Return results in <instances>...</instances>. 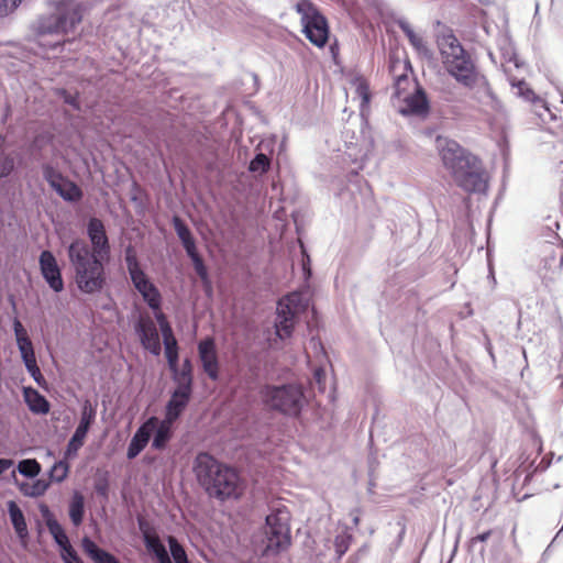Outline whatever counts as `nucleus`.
I'll use <instances>...</instances> for the list:
<instances>
[{
    "instance_id": "f257e3e1",
    "label": "nucleus",
    "mask_w": 563,
    "mask_h": 563,
    "mask_svg": "<svg viewBox=\"0 0 563 563\" xmlns=\"http://www.w3.org/2000/svg\"><path fill=\"white\" fill-rule=\"evenodd\" d=\"M437 46L443 67L448 75L457 84L470 90H476L482 99L496 101V97L484 74L479 70L475 59L455 36L452 30L446 29L437 35Z\"/></svg>"
},
{
    "instance_id": "f03ea898",
    "label": "nucleus",
    "mask_w": 563,
    "mask_h": 563,
    "mask_svg": "<svg viewBox=\"0 0 563 563\" xmlns=\"http://www.w3.org/2000/svg\"><path fill=\"white\" fill-rule=\"evenodd\" d=\"M194 471L199 485L209 497L224 501L242 495L243 485L239 473L209 453L202 452L196 456Z\"/></svg>"
},
{
    "instance_id": "7ed1b4c3",
    "label": "nucleus",
    "mask_w": 563,
    "mask_h": 563,
    "mask_svg": "<svg viewBox=\"0 0 563 563\" xmlns=\"http://www.w3.org/2000/svg\"><path fill=\"white\" fill-rule=\"evenodd\" d=\"M67 256L74 272L75 284L81 294L95 295L104 288L106 258L88 253V243L85 240H73L67 246Z\"/></svg>"
},
{
    "instance_id": "20e7f679",
    "label": "nucleus",
    "mask_w": 563,
    "mask_h": 563,
    "mask_svg": "<svg viewBox=\"0 0 563 563\" xmlns=\"http://www.w3.org/2000/svg\"><path fill=\"white\" fill-rule=\"evenodd\" d=\"M86 7L77 0H59L54 11L40 15L36 20L35 31L41 35L67 34L82 21Z\"/></svg>"
},
{
    "instance_id": "39448f33",
    "label": "nucleus",
    "mask_w": 563,
    "mask_h": 563,
    "mask_svg": "<svg viewBox=\"0 0 563 563\" xmlns=\"http://www.w3.org/2000/svg\"><path fill=\"white\" fill-rule=\"evenodd\" d=\"M262 397L272 410L290 417L299 416L306 404L303 388L297 384L267 385L262 391Z\"/></svg>"
},
{
    "instance_id": "423d86ee",
    "label": "nucleus",
    "mask_w": 563,
    "mask_h": 563,
    "mask_svg": "<svg viewBox=\"0 0 563 563\" xmlns=\"http://www.w3.org/2000/svg\"><path fill=\"white\" fill-rule=\"evenodd\" d=\"M308 305L306 297L298 291L278 300L274 328L280 340L289 339L292 335L295 324L299 316L307 311Z\"/></svg>"
},
{
    "instance_id": "0eeeda50",
    "label": "nucleus",
    "mask_w": 563,
    "mask_h": 563,
    "mask_svg": "<svg viewBox=\"0 0 563 563\" xmlns=\"http://www.w3.org/2000/svg\"><path fill=\"white\" fill-rule=\"evenodd\" d=\"M295 10L300 15L302 32L309 42L317 47H323L330 33L327 18L310 0H299Z\"/></svg>"
},
{
    "instance_id": "6e6552de",
    "label": "nucleus",
    "mask_w": 563,
    "mask_h": 563,
    "mask_svg": "<svg viewBox=\"0 0 563 563\" xmlns=\"http://www.w3.org/2000/svg\"><path fill=\"white\" fill-rule=\"evenodd\" d=\"M467 166H462L452 174L459 187L467 192H485L488 187L487 176L482 162L476 157H470Z\"/></svg>"
},
{
    "instance_id": "1a4fd4ad",
    "label": "nucleus",
    "mask_w": 563,
    "mask_h": 563,
    "mask_svg": "<svg viewBox=\"0 0 563 563\" xmlns=\"http://www.w3.org/2000/svg\"><path fill=\"white\" fill-rule=\"evenodd\" d=\"M13 331L16 345L25 368L34 382L41 386L43 383H45V378L37 365L33 343L27 334L26 329L18 318L13 320Z\"/></svg>"
},
{
    "instance_id": "9d476101",
    "label": "nucleus",
    "mask_w": 563,
    "mask_h": 563,
    "mask_svg": "<svg viewBox=\"0 0 563 563\" xmlns=\"http://www.w3.org/2000/svg\"><path fill=\"white\" fill-rule=\"evenodd\" d=\"M437 148L440 153L443 165L451 172V174L455 173L462 166H467L470 162L468 158L474 156L465 151L454 140L443 136L437 137Z\"/></svg>"
},
{
    "instance_id": "9b49d317",
    "label": "nucleus",
    "mask_w": 563,
    "mask_h": 563,
    "mask_svg": "<svg viewBox=\"0 0 563 563\" xmlns=\"http://www.w3.org/2000/svg\"><path fill=\"white\" fill-rule=\"evenodd\" d=\"M87 236L91 244H88V253L108 260L111 253V246L106 227L99 218L92 217L89 219L87 223Z\"/></svg>"
},
{
    "instance_id": "f8f14e48",
    "label": "nucleus",
    "mask_w": 563,
    "mask_h": 563,
    "mask_svg": "<svg viewBox=\"0 0 563 563\" xmlns=\"http://www.w3.org/2000/svg\"><path fill=\"white\" fill-rule=\"evenodd\" d=\"M38 265L41 275L48 287L55 292L63 291L65 285L62 276V269L55 255L48 250L42 251L38 256Z\"/></svg>"
},
{
    "instance_id": "ddd939ff",
    "label": "nucleus",
    "mask_w": 563,
    "mask_h": 563,
    "mask_svg": "<svg viewBox=\"0 0 563 563\" xmlns=\"http://www.w3.org/2000/svg\"><path fill=\"white\" fill-rule=\"evenodd\" d=\"M142 346L154 356H158L162 352V344L157 328L148 316H141L134 324Z\"/></svg>"
},
{
    "instance_id": "4468645a",
    "label": "nucleus",
    "mask_w": 563,
    "mask_h": 563,
    "mask_svg": "<svg viewBox=\"0 0 563 563\" xmlns=\"http://www.w3.org/2000/svg\"><path fill=\"white\" fill-rule=\"evenodd\" d=\"M198 355L207 376L216 382L220 376V363L213 338H206L198 343Z\"/></svg>"
},
{
    "instance_id": "2eb2a0df",
    "label": "nucleus",
    "mask_w": 563,
    "mask_h": 563,
    "mask_svg": "<svg viewBox=\"0 0 563 563\" xmlns=\"http://www.w3.org/2000/svg\"><path fill=\"white\" fill-rule=\"evenodd\" d=\"M156 417L147 418L134 432L126 450L128 460H134L148 444L153 430L155 429Z\"/></svg>"
},
{
    "instance_id": "dca6fc26",
    "label": "nucleus",
    "mask_w": 563,
    "mask_h": 563,
    "mask_svg": "<svg viewBox=\"0 0 563 563\" xmlns=\"http://www.w3.org/2000/svg\"><path fill=\"white\" fill-rule=\"evenodd\" d=\"M509 84L511 86L512 93L534 106L536 113L540 118H543L544 114L539 109H542L543 111L550 113L547 102L541 97L536 95V92L529 87V85L523 79L509 77Z\"/></svg>"
},
{
    "instance_id": "f3484780",
    "label": "nucleus",
    "mask_w": 563,
    "mask_h": 563,
    "mask_svg": "<svg viewBox=\"0 0 563 563\" xmlns=\"http://www.w3.org/2000/svg\"><path fill=\"white\" fill-rule=\"evenodd\" d=\"M405 107L399 112L402 115H427L429 113V101L424 90L416 85L415 92L404 97Z\"/></svg>"
},
{
    "instance_id": "a211bd4d",
    "label": "nucleus",
    "mask_w": 563,
    "mask_h": 563,
    "mask_svg": "<svg viewBox=\"0 0 563 563\" xmlns=\"http://www.w3.org/2000/svg\"><path fill=\"white\" fill-rule=\"evenodd\" d=\"M191 394L189 391L174 389L170 395L169 400L166 404L165 408V419L168 421L175 422L183 415L184 410L188 406Z\"/></svg>"
},
{
    "instance_id": "6ab92c4d",
    "label": "nucleus",
    "mask_w": 563,
    "mask_h": 563,
    "mask_svg": "<svg viewBox=\"0 0 563 563\" xmlns=\"http://www.w3.org/2000/svg\"><path fill=\"white\" fill-rule=\"evenodd\" d=\"M139 528L143 534V541L148 552L153 553L157 559L158 563L167 560L169 554L166 547L161 541L159 537L155 532L148 530L147 523L143 519H139Z\"/></svg>"
},
{
    "instance_id": "aec40b11",
    "label": "nucleus",
    "mask_w": 563,
    "mask_h": 563,
    "mask_svg": "<svg viewBox=\"0 0 563 563\" xmlns=\"http://www.w3.org/2000/svg\"><path fill=\"white\" fill-rule=\"evenodd\" d=\"M124 261L134 287L150 279L139 262L134 246L131 244L124 249Z\"/></svg>"
},
{
    "instance_id": "412c9836",
    "label": "nucleus",
    "mask_w": 563,
    "mask_h": 563,
    "mask_svg": "<svg viewBox=\"0 0 563 563\" xmlns=\"http://www.w3.org/2000/svg\"><path fill=\"white\" fill-rule=\"evenodd\" d=\"M173 421L167 422V419L164 418L163 420H159L156 417V427L153 430V440L151 443V448L153 450L162 451L167 446L173 438Z\"/></svg>"
},
{
    "instance_id": "4be33fe9",
    "label": "nucleus",
    "mask_w": 563,
    "mask_h": 563,
    "mask_svg": "<svg viewBox=\"0 0 563 563\" xmlns=\"http://www.w3.org/2000/svg\"><path fill=\"white\" fill-rule=\"evenodd\" d=\"M23 397L31 412L35 415L48 413L51 408L48 400L35 388L31 386L23 387Z\"/></svg>"
},
{
    "instance_id": "5701e85b",
    "label": "nucleus",
    "mask_w": 563,
    "mask_h": 563,
    "mask_svg": "<svg viewBox=\"0 0 563 563\" xmlns=\"http://www.w3.org/2000/svg\"><path fill=\"white\" fill-rule=\"evenodd\" d=\"M81 547L93 563H120L112 553L99 548L89 537L82 538Z\"/></svg>"
},
{
    "instance_id": "b1692460",
    "label": "nucleus",
    "mask_w": 563,
    "mask_h": 563,
    "mask_svg": "<svg viewBox=\"0 0 563 563\" xmlns=\"http://www.w3.org/2000/svg\"><path fill=\"white\" fill-rule=\"evenodd\" d=\"M7 506L8 514L16 536L20 540H25L29 537V530L23 511L14 500H9Z\"/></svg>"
},
{
    "instance_id": "393cba45",
    "label": "nucleus",
    "mask_w": 563,
    "mask_h": 563,
    "mask_svg": "<svg viewBox=\"0 0 563 563\" xmlns=\"http://www.w3.org/2000/svg\"><path fill=\"white\" fill-rule=\"evenodd\" d=\"M143 297L144 301L152 310H158L162 305V296L157 287L147 279L146 282L134 287Z\"/></svg>"
},
{
    "instance_id": "a878e982",
    "label": "nucleus",
    "mask_w": 563,
    "mask_h": 563,
    "mask_svg": "<svg viewBox=\"0 0 563 563\" xmlns=\"http://www.w3.org/2000/svg\"><path fill=\"white\" fill-rule=\"evenodd\" d=\"M266 530H276L289 532V512L285 509H277L276 511L266 516Z\"/></svg>"
},
{
    "instance_id": "bb28decb",
    "label": "nucleus",
    "mask_w": 563,
    "mask_h": 563,
    "mask_svg": "<svg viewBox=\"0 0 563 563\" xmlns=\"http://www.w3.org/2000/svg\"><path fill=\"white\" fill-rule=\"evenodd\" d=\"M54 191L67 202H77L84 196L80 187L67 178Z\"/></svg>"
},
{
    "instance_id": "cd10ccee",
    "label": "nucleus",
    "mask_w": 563,
    "mask_h": 563,
    "mask_svg": "<svg viewBox=\"0 0 563 563\" xmlns=\"http://www.w3.org/2000/svg\"><path fill=\"white\" fill-rule=\"evenodd\" d=\"M267 536V545L266 549L268 551L279 552L285 550L290 544V531L283 532L276 530H266Z\"/></svg>"
},
{
    "instance_id": "c85d7f7f",
    "label": "nucleus",
    "mask_w": 563,
    "mask_h": 563,
    "mask_svg": "<svg viewBox=\"0 0 563 563\" xmlns=\"http://www.w3.org/2000/svg\"><path fill=\"white\" fill-rule=\"evenodd\" d=\"M84 516H85L84 496L80 493L75 492L71 497L70 504H69V518H70L71 523L75 527L80 526L84 520Z\"/></svg>"
},
{
    "instance_id": "c756f323",
    "label": "nucleus",
    "mask_w": 563,
    "mask_h": 563,
    "mask_svg": "<svg viewBox=\"0 0 563 563\" xmlns=\"http://www.w3.org/2000/svg\"><path fill=\"white\" fill-rule=\"evenodd\" d=\"M97 416L96 406L90 400H85L81 406L80 420L76 429L86 433L89 432L91 424L95 422Z\"/></svg>"
},
{
    "instance_id": "7c9ffc66",
    "label": "nucleus",
    "mask_w": 563,
    "mask_h": 563,
    "mask_svg": "<svg viewBox=\"0 0 563 563\" xmlns=\"http://www.w3.org/2000/svg\"><path fill=\"white\" fill-rule=\"evenodd\" d=\"M49 484L43 479H36L32 484L21 483L19 488L24 496L40 497L46 493Z\"/></svg>"
},
{
    "instance_id": "2f4dec72",
    "label": "nucleus",
    "mask_w": 563,
    "mask_h": 563,
    "mask_svg": "<svg viewBox=\"0 0 563 563\" xmlns=\"http://www.w3.org/2000/svg\"><path fill=\"white\" fill-rule=\"evenodd\" d=\"M169 369L173 374V380L177 385L175 389L192 393V375L179 371L178 363L176 367Z\"/></svg>"
},
{
    "instance_id": "473e14b6",
    "label": "nucleus",
    "mask_w": 563,
    "mask_h": 563,
    "mask_svg": "<svg viewBox=\"0 0 563 563\" xmlns=\"http://www.w3.org/2000/svg\"><path fill=\"white\" fill-rule=\"evenodd\" d=\"M42 174L43 178L47 181L53 190H55L60 185V183L66 179V177H64L63 174L51 164L42 165Z\"/></svg>"
},
{
    "instance_id": "72a5a7b5",
    "label": "nucleus",
    "mask_w": 563,
    "mask_h": 563,
    "mask_svg": "<svg viewBox=\"0 0 563 563\" xmlns=\"http://www.w3.org/2000/svg\"><path fill=\"white\" fill-rule=\"evenodd\" d=\"M87 437V433L75 429L71 438L69 439L66 451H65V457L75 456L78 452V450L84 445L85 439Z\"/></svg>"
},
{
    "instance_id": "f704fd0d",
    "label": "nucleus",
    "mask_w": 563,
    "mask_h": 563,
    "mask_svg": "<svg viewBox=\"0 0 563 563\" xmlns=\"http://www.w3.org/2000/svg\"><path fill=\"white\" fill-rule=\"evenodd\" d=\"M41 470V464L35 459H25L18 463L19 473L29 478L36 477Z\"/></svg>"
},
{
    "instance_id": "c9c22d12",
    "label": "nucleus",
    "mask_w": 563,
    "mask_h": 563,
    "mask_svg": "<svg viewBox=\"0 0 563 563\" xmlns=\"http://www.w3.org/2000/svg\"><path fill=\"white\" fill-rule=\"evenodd\" d=\"M167 542L175 563H189L185 549L175 537L169 536Z\"/></svg>"
},
{
    "instance_id": "e433bc0d",
    "label": "nucleus",
    "mask_w": 563,
    "mask_h": 563,
    "mask_svg": "<svg viewBox=\"0 0 563 563\" xmlns=\"http://www.w3.org/2000/svg\"><path fill=\"white\" fill-rule=\"evenodd\" d=\"M47 529L59 549L65 545L69 547V543H70L69 538L66 534L63 527L58 523V521H52L51 525L48 523Z\"/></svg>"
},
{
    "instance_id": "4c0bfd02",
    "label": "nucleus",
    "mask_w": 563,
    "mask_h": 563,
    "mask_svg": "<svg viewBox=\"0 0 563 563\" xmlns=\"http://www.w3.org/2000/svg\"><path fill=\"white\" fill-rule=\"evenodd\" d=\"M69 473V464L65 460L55 462L49 471V478L53 482L62 483Z\"/></svg>"
},
{
    "instance_id": "58836bf2",
    "label": "nucleus",
    "mask_w": 563,
    "mask_h": 563,
    "mask_svg": "<svg viewBox=\"0 0 563 563\" xmlns=\"http://www.w3.org/2000/svg\"><path fill=\"white\" fill-rule=\"evenodd\" d=\"M271 167V161L264 153H257L250 162L249 170L252 173L260 172L262 174L267 173Z\"/></svg>"
},
{
    "instance_id": "ea45409f",
    "label": "nucleus",
    "mask_w": 563,
    "mask_h": 563,
    "mask_svg": "<svg viewBox=\"0 0 563 563\" xmlns=\"http://www.w3.org/2000/svg\"><path fill=\"white\" fill-rule=\"evenodd\" d=\"M408 41L420 56L428 59L433 57L432 51L428 47L422 36L415 33Z\"/></svg>"
},
{
    "instance_id": "a19ab883",
    "label": "nucleus",
    "mask_w": 563,
    "mask_h": 563,
    "mask_svg": "<svg viewBox=\"0 0 563 563\" xmlns=\"http://www.w3.org/2000/svg\"><path fill=\"white\" fill-rule=\"evenodd\" d=\"M188 257L191 260L195 272L200 277V279L203 283H209L208 269H207V266L205 265V262H203L202 257L200 256V254L197 252L194 255H190Z\"/></svg>"
},
{
    "instance_id": "79ce46f5",
    "label": "nucleus",
    "mask_w": 563,
    "mask_h": 563,
    "mask_svg": "<svg viewBox=\"0 0 563 563\" xmlns=\"http://www.w3.org/2000/svg\"><path fill=\"white\" fill-rule=\"evenodd\" d=\"M14 158L9 154L0 152V179L8 177L14 170Z\"/></svg>"
},
{
    "instance_id": "37998d69",
    "label": "nucleus",
    "mask_w": 563,
    "mask_h": 563,
    "mask_svg": "<svg viewBox=\"0 0 563 563\" xmlns=\"http://www.w3.org/2000/svg\"><path fill=\"white\" fill-rule=\"evenodd\" d=\"M165 356L168 363L169 368L176 367V364L178 363L179 355H178V343L176 342H165Z\"/></svg>"
},
{
    "instance_id": "c03bdc74",
    "label": "nucleus",
    "mask_w": 563,
    "mask_h": 563,
    "mask_svg": "<svg viewBox=\"0 0 563 563\" xmlns=\"http://www.w3.org/2000/svg\"><path fill=\"white\" fill-rule=\"evenodd\" d=\"M172 223L180 241H183V239H188L192 235L189 227L178 216L173 217Z\"/></svg>"
},
{
    "instance_id": "a18cd8bd",
    "label": "nucleus",
    "mask_w": 563,
    "mask_h": 563,
    "mask_svg": "<svg viewBox=\"0 0 563 563\" xmlns=\"http://www.w3.org/2000/svg\"><path fill=\"white\" fill-rule=\"evenodd\" d=\"M60 556L64 561V563H82L80 558L78 556L77 552L73 548V545L69 543L68 545L60 548Z\"/></svg>"
},
{
    "instance_id": "49530a36",
    "label": "nucleus",
    "mask_w": 563,
    "mask_h": 563,
    "mask_svg": "<svg viewBox=\"0 0 563 563\" xmlns=\"http://www.w3.org/2000/svg\"><path fill=\"white\" fill-rule=\"evenodd\" d=\"M410 85V80L408 78V76L406 74H402L400 76H398L396 79H395V84H394V93L393 96L397 99H400L401 98V93L402 91L407 88V86Z\"/></svg>"
},
{
    "instance_id": "de8ad7c7",
    "label": "nucleus",
    "mask_w": 563,
    "mask_h": 563,
    "mask_svg": "<svg viewBox=\"0 0 563 563\" xmlns=\"http://www.w3.org/2000/svg\"><path fill=\"white\" fill-rule=\"evenodd\" d=\"M350 540H351V536H349V534H339L335 537V540H334L335 552L339 554L340 558L347 551L349 545H350Z\"/></svg>"
},
{
    "instance_id": "09e8293b",
    "label": "nucleus",
    "mask_w": 563,
    "mask_h": 563,
    "mask_svg": "<svg viewBox=\"0 0 563 563\" xmlns=\"http://www.w3.org/2000/svg\"><path fill=\"white\" fill-rule=\"evenodd\" d=\"M23 0H0V16H7L12 13Z\"/></svg>"
},
{
    "instance_id": "8fccbe9b",
    "label": "nucleus",
    "mask_w": 563,
    "mask_h": 563,
    "mask_svg": "<svg viewBox=\"0 0 563 563\" xmlns=\"http://www.w3.org/2000/svg\"><path fill=\"white\" fill-rule=\"evenodd\" d=\"M95 490L97 493V495L103 497V498H108L109 496V482L107 478H102V479H98L96 483H95Z\"/></svg>"
},
{
    "instance_id": "3c124183",
    "label": "nucleus",
    "mask_w": 563,
    "mask_h": 563,
    "mask_svg": "<svg viewBox=\"0 0 563 563\" xmlns=\"http://www.w3.org/2000/svg\"><path fill=\"white\" fill-rule=\"evenodd\" d=\"M180 242L183 244L184 250L186 251L187 256L194 255L195 253L198 252L194 235H191L188 239H183V241Z\"/></svg>"
},
{
    "instance_id": "603ef678",
    "label": "nucleus",
    "mask_w": 563,
    "mask_h": 563,
    "mask_svg": "<svg viewBox=\"0 0 563 563\" xmlns=\"http://www.w3.org/2000/svg\"><path fill=\"white\" fill-rule=\"evenodd\" d=\"M492 532H493L492 530H487L483 533H479V534L471 538L468 541L470 548H474L478 542H481V543L486 542L489 539V537L492 536Z\"/></svg>"
},
{
    "instance_id": "864d4df0",
    "label": "nucleus",
    "mask_w": 563,
    "mask_h": 563,
    "mask_svg": "<svg viewBox=\"0 0 563 563\" xmlns=\"http://www.w3.org/2000/svg\"><path fill=\"white\" fill-rule=\"evenodd\" d=\"M40 512H41L42 517L44 518L47 528H48V523L51 525L52 521H57L47 505H44V504L40 505Z\"/></svg>"
},
{
    "instance_id": "5fc2aeb1",
    "label": "nucleus",
    "mask_w": 563,
    "mask_h": 563,
    "mask_svg": "<svg viewBox=\"0 0 563 563\" xmlns=\"http://www.w3.org/2000/svg\"><path fill=\"white\" fill-rule=\"evenodd\" d=\"M161 332H162V336H163V343H165V342L173 343V342L177 341L174 336L173 329H172L170 324H165V327H163L161 329Z\"/></svg>"
},
{
    "instance_id": "6e6d98bb",
    "label": "nucleus",
    "mask_w": 563,
    "mask_h": 563,
    "mask_svg": "<svg viewBox=\"0 0 563 563\" xmlns=\"http://www.w3.org/2000/svg\"><path fill=\"white\" fill-rule=\"evenodd\" d=\"M313 378L321 389L324 388L323 384L325 380V372L322 367H317L313 371Z\"/></svg>"
},
{
    "instance_id": "4d7b16f0",
    "label": "nucleus",
    "mask_w": 563,
    "mask_h": 563,
    "mask_svg": "<svg viewBox=\"0 0 563 563\" xmlns=\"http://www.w3.org/2000/svg\"><path fill=\"white\" fill-rule=\"evenodd\" d=\"M397 24L408 40L416 33L406 20H399Z\"/></svg>"
},
{
    "instance_id": "13d9d810",
    "label": "nucleus",
    "mask_w": 563,
    "mask_h": 563,
    "mask_svg": "<svg viewBox=\"0 0 563 563\" xmlns=\"http://www.w3.org/2000/svg\"><path fill=\"white\" fill-rule=\"evenodd\" d=\"M62 96L67 104H70L74 109H79V103L75 96H71L66 90H62Z\"/></svg>"
},
{
    "instance_id": "bf43d9fd",
    "label": "nucleus",
    "mask_w": 563,
    "mask_h": 563,
    "mask_svg": "<svg viewBox=\"0 0 563 563\" xmlns=\"http://www.w3.org/2000/svg\"><path fill=\"white\" fill-rule=\"evenodd\" d=\"M154 311H155V319L159 325V329L165 327V324H169L166 316L161 311V308L158 310H154Z\"/></svg>"
},
{
    "instance_id": "052dcab7",
    "label": "nucleus",
    "mask_w": 563,
    "mask_h": 563,
    "mask_svg": "<svg viewBox=\"0 0 563 563\" xmlns=\"http://www.w3.org/2000/svg\"><path fill=\"white\" fill-rule=\"evenodd\" d=\"M13 465V460L0 457V475Z\"/></svg>"
},
{
    "instance_id": "680f3d73",
    "label": "nucleus",
    "mask_w": 563,
    "mask_h": 563,
    "mask_svg": "<svg viewBox=\"0 0 563 563\" xmlns=\"http://www.w3.org/2000/svg\"><path fill=\"white\" fill-rule=\"evenodd\" d=\"M179 371L192 375V364L189 358L184 360L181 367Z\"/></svg>"
},
{
    "instance_id": "e2e57ef3",
    "label": "nucleus",
    "mask_w": 563,
    "mask_h": 563,
    "mask_svg": "<svg viewBox=\"0 0 563 563\" xmlns=\"http://www.w3.org/2000/svg\"><path fill=\"white\" fill-rule=\"evenodd\" d=\"M159 563H172V561H170V558H168L167 560H164V561H162Z\"/></svg>"
},
{
    "instance_id": "0e129e2a",
    "label": "nucleus",
    "mask_w": 563,
    "mask_h": 563,
    "mask_svg": "<svg viewBox=\"0 0 563 563\" xmlns=\"http://www.w3.org/2000/svg\"><path fill=\"white\" fill-rule=\"evenodd\" d=\"M479 552L483 554L485 552V547H482Z\"/></svg>"
}]
</instances>
